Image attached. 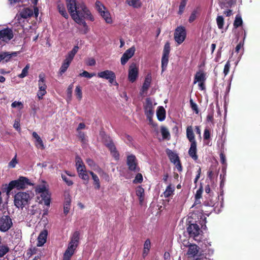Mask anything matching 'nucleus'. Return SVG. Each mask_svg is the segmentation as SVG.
<instances>
[{
	"label": "nucleus",
	"mask_w": 260,
	"mask_h": 260,
	"mask_svg": "<svg viewBox=\"0 0 260 260\" xmlns=\"http://www.w3.org/2000/svg\"><path fill=\"white\" fill-rule=\"evenodd\" d=\"M69 12L75 20L80 17L88 19L91 21L94 20L91 12L83 3L77 4L76 0H66Z\"/></svg>",
	"instance_id": "1"
},
{
	"label": "nucleus",
	"mask_w": 260,
	"mask_h": 260,
	"mask_svg": "<svg viewBox=\"0 0 260 260\" xmlns=\"http://www.w3.org/2000/svg\"><path fill=\"white\" fill-rule=\"evenodd\" d=\"M186 137L190 143V146L188 150V154L194 160L198 159L197 155V143L195 139V135L191 125L188 126L186 128Z\"/></svg>",
	"instance_id": "2"
},
{
	"label": "nucleus",
	"mask_w": 260,
	"mask_h": 260,
	"mask_svg": "<svg viewBox=\"0 0 260 260\" xmlns=\"http://www.w3.org/2000/svg\"><path fill=\"white\" fill-rule=\"evenodd\" d=\"M32 183L30 182L29 179L25 177L21 176L18 179L11 181L7 188V193L10 192L13 188H16L18 189H24L28 185H32Z\"/></svg>",
	"instance_id": "3"
},
{
	"label": "nucleus",
	"mask_w": 260,
	"mask_h": 260,
	"mask_svg": "<svg viewBox=\"0 0 260 260\" xmlns=\"http://www.w3.org/2000/svg\"><path fill=\"white\" fill-rule=\"evenodd\" d=\"M30 200L29 193L25 192H19L14 196V205L18 208L22 209L27 205Z\"/></svg>",
	"instance_id": "4"
},
{
	"label": "nucleus",
	"mask_w": 260,
	"mask_h": 260,
	"mask_svg": "<svg viewBox=\"0 0 260 260\" xmlns=\"http://www.w3.org/2000/svg\"><path fill=\"white\" fill-rule=\"evenodd\" d=\"M39 90L37 92V96L39 100H42L43 98V96L47 93L46 89L47 86L45 83V76L44 73L40 74L39 75Z\"/></svg>",
	"instance_id": "5"
},
{
	"label": "nucleus",
	"mask_w": 260,
	"mask_h": 260,
	"mask_svg": "<svg viewBox=\"0 0 260 260\" xmlns=\"http://www.w3.org/2000/svg\"><path fill=\"white\" fill-rule=\"evenodd\" d=\"M188 250L186 254L188 257H192L195 260H200L201 259L202 254L199 253L200 247L196 244H189L187 246Z\"/></svg>",
	"instance_id": "6"
},
{
	"label": "nucleus",
	"mask_w": 260,
	"mask_h": 260,
	"mask_svg": "<svg viewBox=\"0 0 260 260\" xmlns=\"http://www.w3.org/2000/svg\"><path fill=\"white\" fill-rule=\"evenodd\" d=\"M170 52V46L169 43L165 44L161 57V73L164 72L167 69L169 62V54Z\"/></svg>",
	"instance_id": "7"
},
{
	"label": "nucleus",
	"mask_w": 260,
	"mask_h": 260,
	"mask_svg": "<svg viewBox=\"0 0 260 260\" xmlns=\"http://www.w3.org/2000/svg\"><path fill=\"white\" fill-rule=\"evenodd\" d=\"M186 37V31L185 27L178 26L175 30L174 39L178 44H181L185 40Z\"/></svg>",
	"instance_id": "8"
},
{
	"label": "nucleus",
	"mask_w": 260,
	"mask_h": 260,
	"mask_svg": "<svg viewBox=\"0 0 260 260\" xmlns=\"http://www.w3.org/2000/svg\"><path fill=\"white\" fill-rule=\"evenodd\" d=\"M98 77L108 80L111 84H118L116 81V75L114 72L111 70H105L98 73Z\"/></svg>",
	"instance_id": "9"
},
{
	"label": "nucleus",
	"mask_w": 260,
	"mask_h": 260,
	"mask_svg": "<svg viewBox=\"0 0 260 260\" xmlns=\"http://www.w3.org/2000/svg\"><path fill=\"white\" fill-rule=\"evenodd\" d=\"M126 165L130 171L138 172L140 170L138 165L137 159L136 156L133 154H131L127 156Z\"/></svg>",
	"instance_id": "10"
},
{
	"label": "nucleus",
	"mask_w": 260,
	"mask_h": 260,
	"mask_svg": "<svg viewBox=\"0 0 260 260\" xmlns=\"http://www.w3.org/2000/svg\"><path fill=\"white\" fill-rule=\"evenodd\" d=\"M13 226L11 218L9 215H3L0 219V231L7 232Z\"/></svg>",
	"instance_id": "11"
},
{
	"label": "nucleus",
	"mask_w": 260,
	"mask_h": 260,
	"mask_svg": "<svg viewBox=\"0 0 260 260\" xmlns=\"http://www.w3.org/2000/svg\"><path fill=\"white\" fill-rule=\"evenodd\" d=\"M139 68L135 62L131 64L128 69V79L132 82H134L138 77Z\"/></svg>",
	"instance_id": "12"
},
{
	"label": "nucleus",
	"mask_w": 260,
	"mask_h": 260,
	"mask_svg": "<svg viewBox=\"0 0 260 260\" xmlns=\"http://www.w3.org/2000/svg\"><path fill=\"white\" fill-rule=\"evenodd\" d=\"M14 34L13 30L8 27L0 30V40L8 42L13 39Z\"/></svg>",
	"instance_id": "13"
},
{
	"label": "nucleus",
	"mask_w": 260,
	"mask_h": 260,
	"mask_svg": "<svg viewBox=\"0 0 260 260\" xmlns=\"http://www.w3.org/2000/svg\"><path fill=\"white\" fill-rule=\"evenodd\" d=\"M135 51V48L134 46L126 50L121 57V64L123 66L125 65L128 60L134 56Z\"/></svg>",
	"instance_id": "14"
},
{
	"label": "nucleus",
	"mask_w": 260,
	"mask_h": 260,
	"mask_svg": "<svg viewBox=\"0 0 260 260\" xmlns=\"http://www.w3.org/2000/svg\"><path fill=\"white\" fill-rule=\"evenodd\" d=\"M200 231L199 226L196 223H191L187 228V232L189 237L194 239L199 235Z\"/></svg>",
	"instance_id": "15"
},
{
	"label": "nucleus",
	"mask_w": 260,
	"mask_h": 260,
	"mask_svg": "<svg viewBox=\"0 0 260 260\" xmlns=\"http://www.w3.org/2000/svg\"><path fill=\"white\" fill-rule=\"evenodd\" d=\"M105 145L109 149L113 157L116 160H118L119 159V154L112 140L109 139V141L105 142Z\"/></svg>",
	"instance_id": "16"
},
{
	"label": "nucleus",
	"mask_w": 260,
	"mask_h": 260,
	"mask_svg": "<svg viewBox=\"0 0 260 260\" xmlns=\"http://www.w3.org/2000/svg\"><path fill=\"white\" fill-rule=\"evenodd\" d=\"M18 55L17 52H13L10 53L8 52H0V62H8L11 60L13 57H16Z\"/></svg>",
	"instance_id": "17"
},
{
	"label": "nucleus",
	"mask_w": 260,
	"mask_h": 260,
	"mask_svg": "<svg viewBox=\"0 0 260 260\" xmlns=\"http://www.w3.org/2000/svg\"><path fill=\"white\" fill-rule=\"evenodd\" d=\"M152 81V76L151 73H148L145 77L144 82L140 90L141 94L146 92L150 87Z\"/></svg>",
	"instance_id": "18"
},
{
	"label": "nucleus",
	"mask_w": 260,
	"mask_h": 260,
	"mask_svg": "<svg viewBox=\"0 0 260 260\" xmlns=\"http://www.w3.org/2000/svg\"><path fill=\"white\" fill-rule=\"evenodd\" d=\"M145 114L146 116H153L154 113L152 103L149 98L146 100V103L144 106Z\"/></svg>",
	"instance_id": "19"
},
{
	"label": "nucleus",
	"mask_w": 260,
	"mask_h": 260,
	"mask_svg": "<svg viewBox=\"0 0 260 260\" xmlns=\"http://www.w3.org/2000/svg\"><path fill=\"white\" fill-rule=\"evenodd\" d=\"M34 14L33 11L32 9L26 8L23 9L21 11H19V14H17L16 17L18 20H19V18H22L24 19H26L30 17Z\"/></svg>",
	"instance_id": "20"
},
{
	"label": "nucleus",
	"mask_w": 260,
	"mask_h": 260,
	"mask_svg": "<svg viewBox=\"0 0 260 260\" xmlns=\"http://www.w3.org/2000/svg\"><path fill=\"white\" fill-rule=\"evenodd\" d=\"M77 172L79 176L83 180L86 181L85 184H87L89 181V176L85 169V166H80L77 167Z\"/></svg>",
	"instance_id": "21"
},
{
	"label": "nucleus",
	"mask_w": 260,
	"mask_h": 260,
	"mask_svg": "<svg viewBox=\"0 0 260 260\" xmlns=\"http://www.w3.org/2000/svg\"><path fill=\"white\" fill-rule=\"evenodd\" d=\"M48 236V231L44 229L40 233L38 237L37 246L39 247L42 246L46 242Z\"/></svg>",
	"instance_id": "22"
},
{
	"label": "nucleus",
	"mask_w": 260,
	"mask_h": 260,
	"mask_svg": "<svg viewBox=\"0 0 260 260\" xmlns=\"http://www.w3.org/2000/svg\"><path fill=\"white\" fill-rule=\"evenodd\" d=\"M32 137L36 139V141L35 143V146L39 149L41 150H43L45 149V146L44 143L43 142L42 140L40 138V137L38 135V134L34 132L32 134Z\"/></svg>",
	"instance_id": "23"
},
{
	"label": "nucleus",
	"mask_w": 260,
	"mask_h": 260,
	"mask_svg": "<svg viewBox=\"0 0 260 260\" xmlns=\"http://www.w3.org/2000/svg\"><path fill=\"white\" fill-rule=\"evenodd\" d=\"M206 79V74L203 71H199L195 74L193 84L197 82H205Z\"/></svg>",
	"instance_id": "24"
},
{
	"label": "nucleus",
	"mask_w": 260,
	"mask_h": 260,
	"mask_svg": "<svg viewBox=\"0 0 260 260\" xmlns=\"http://www.w3.org/2000/svg\"><path fill=\"white\" fill-rule=\"evenodd\" d=\"M167 154L170 160L173 164H175L176 162H177L180 160L178 155L173 152L171 150L167 149L166 150Z\"/></svg>",
	"instance_id": "25"
},
{
	"label": "nucleus",
	"mask_w": 260,
	"mask_h": 260,
	"mask_svg": "<svg viewBox=\"0 0 260 260\" xmlns=\"http://www.w3.org/2000/svg\"><path fill=\"white\" fill-rule=\"evenodd\" d=\"M156 115L158 120L162 121L166 118V110L162 106H159L156 111Z\"/></svg>",
	"instance_id": "26"
},
{
	"label": "nucleus",
	"mask_w": 260,
	"mask_h": 260,
	"mask_svg": "<svg viewBox=\"0 0 260 260\" xmlns=\"http://www.w3.org/2000/svg\"><path fill=\"white\" fill-rule=\"evenodd\" d=\"M57 5L59 13L65 18H68L69 15L66 11L64 4L60 2H58Z\"/></svg>",
	"instance_id": "27"
},
{
	"label": "nucleus",
	"mask_w": 260,
	"mask_h": 260,
	"mask_svg": "<svg viewBox=\"0 0 260 260\" xmlns=\"http://www.w3.org/2000/svg\"><path fill=\"white\" fill-rule=\"evenodd\" d=\"M100 13L107 23L111 24L112 23V19L111 17L110 13L108 10H106V9L104 10Z\"/></svg>",
	"instance_id": "28"
},
{
	"label": "nucleus",
	"mask_w": 260,
	"mask_h": 260,
	"mask_svg": "<svg viewBox=\"0 0 260 260\" xmlns=\"http://www.w3.org/2000/svg\"><path fill=\"white\" fill-rule=\"evenodd\" d=\"M80 235L79 231H76L73 233L70 238V242L79 245L80 243Z\"/></svg>",
	"instance_id": "29"
},
{
	"label": "nucleus",
	"mask_w": 260,
	"mask_h": 260,
	"mask_svg": "<svg viewBox=\"0 0 260 260\" xmlns=\"http://www.w3.org/2000/svg\"><path fill=\"white\" fill-rule=\"evenodd\" d=\"M136 193L139 198L140 203L142 204L144 200V189L141 186H138L136 188Z\"/></svg>",
	"instance_id": "30"
},
{
	"label": "nucleus",
	"mask_w": 260,
	"mask_h": 260,
	"mask_svg": "<svg viewBox=\"0 0 260 260\" xmlns=\"http://www.w3.org/2000/svg\"><path fill=\"white\" fill-rule=\"evenodd\" d=\"M79 50V47L77 46H75L72 50L70 51L68 55L66 57V59L69 60L70 62H72L73 60L75 54L77 53Z\"/></svg>",
	"instance_id": "31"
},
{
	"label": "nucleus",
	"mask_w": 260,
	"mask_h": 260,
	"mask_svg": "<svg viewBox=\"0 0 260 260\" xmlns=\"http://www.w3.org/2000/svg\"><path fill=\"white\" fill-rule=\"evenodd\" d=\"M79 50V47L77 46H75L72 50L70 51L68 55L66 57V59L69 60L70 62H72L73 60L75 54L77 53Z\"/></svg>",
	"instance_id": "32"
},
{
	"label": "nucleus",
	"mask_w": 260,
	"mask_h": 260,
	"mask_svg": "<svg viewBox=\"0 0 260 260\" xmlns=\"http://www.w3.org/2000/svg\"><path fill=\"white\" fill-rule=\"evenodd\" d=\"M71 63V62L69 61V60L66 59L63 60L62 65L59 69V74H60V75L61 76L66 72V71L69 67Z\"/></svg>",
	"instance_id": "33"
},
{
	"label": "nucleus",
	"mask_w": 260,
	"mask_h": 260,
	"mask_svg": "<svg viewBox=\"0 0 260 260\" xmlns=\"http://www.w3.org/2000/svg\"><path fill=\"white\" fill-rule=\"evenodd\" d=\"M83 18H84L83 17H80L78 18V19L75 20L74 21L78 24L80 25H82L84 28L83 34H86L88 31V27L86 23V22L84 20Z\"/></svg>",
	"instance_id": "34"
},
{
	"label": "nucleus",
	"mask_w": 260,
	"mask_h": 260,
	"mask_svg": "<svg viewBox=\"0 0 260 260\" xmlns=\"http://www.w3.org/2000/svg\"><path fill=\"white\" fill-rule=\"evenodd\" d=\"M41 196L44 201V204L46 206H49L51 202V196L49 190L41 194Z\"/></svg>",
	"instance_id": "35"
},
{
	"label": "nucleus",
	"mask_w": 260,
	"mask_h": 260,
	"mask_svg": "<svg viewBox=\"0 0 260 260\" xmlns=\"http://www.w3.org/2000/svg\"><path fill=\"white\" fill-rule=\"evenodd\" d=\"M89 173L91 175L93 180V184L95 185V188L99 189L100 188V182L98 176L92 171H89Z\"/></svg>",
	"instance_id": "36"
},
{
	"label": "nucleus",
	"mask_w": 260,
	"mask_h": 260,
	"mask_svg": "<svg viewBox=\"0 0 260 260\" xmlns=\"http://www.w3.org/2000/svg\"><path fill=\"white\" fill-rule=\"evenodd\" d=\"M126 3L135 8H138L141 6L140 0H126Z\"/></svg>",
	"instance_id": "37"
},
{
	"label": "nucleus",
	"mask_w": 260,
	"mask_h": 260,
	"mask_svg": "<svg viewBox=\"0 0 260 260\" xmlns=\"http://www.w3.org/2000/svg\"><path fill=\"white\" fill-rule=\"evenodd\" d=\"M160 131L164 139L169 140L170 139V133L166 127L161 126Z\"/></svg>",
	"instance_id": "38"
},
{
	"label": "nucleus",
	"mask_w": 260,
	"mask_h": 260,
	"mask_svg": "<svg viewBox=\"0 0 260 260\" xmlns=\"http://www.w3.org/2000/svg\"><path fill=\"white\" fill-rule=\"evenodd\" d=\"M71 206V199H67L64 203L63 213L67 215L69 212Z\"/></svg>",
	"instance_id": "39"
},
{
	"label": "nucleus",
	"mask_w": 260,
	"mask_h": 260,
	"mask_svg": "<svg viewBox=\"0 0 260 260\" xmlns=\"http://www.w3.org/2000/svg\"><path fill=\"white\" fill-rule=\"evenodd\" d=\"M174 190V187H172L171 184L169 185L167 187L166 190L164 192V196L166 198L169 197L170 196L173 194Z\"/></svg>",
	"instance_id": "40"
},
{
	"label": "nucleus",
	"mask_w": 260,
	"mask_h": 260,
	"mask_svg": "<svg viewBox=\"0 0 260 260\" xmlns=\"http://www.w3.org/2000/svg\"><path fill=\"white\" fill-rule=\"evenodd\" d=\"M243 24V20L240 16L237 15L234 22V27L235 28L241 26Z\"/></svg>",
	"instance_id": "41"
},
{
	"label": "nucleus",
	"mask_w": 260,
	"mask_h": 260,
	"mask_svg": "<svg viewBox=\"0 0 260 260\" xmlns=\"http://www.w3.org/2000/svg\"><path fill=\"white\" fill-rule=\"evenodd\" d=\"M216 22L219 29H222L224 23L222 16H218L216 18Z\"/></svg>",
	"instance_id": "42"
},
{
	"label": "nucleus",
	"mask_w": 260,
	"mask_h": 260,
	"mask_svg": "<svg viewBox=\"0 0 260 260\" xmlns=\"http://www.w3.org/2000/svg\"><path fill=\"white\" fill-rule=\"evenodd\" d=\"M29 69V64H27L23 69L21 73L18 75V77L20 78H23L25 77H26L28 75Z\"/></svg>",
	"instance_id": "43"
},
{
	"label": "nucleus",
	"mask_w": 260,
	"mask_h": 260,
	"mask_svg": "<svg viewBox=\"0 0 260 260\" xmlns=\"http://www.w3.org/2000/svg\"><path fill=\"white\" fill-rule=\"evenodd\" d=\"M198 14H199V11L198 9H194L191 13V15L189 16L188 19V21L189 23H192L196 19Z\"/></svg>",
	"instance_id": "44"
},
{
	"label": "nucleus",
	"mask_w": 260,
	"mask_h": 260,
	"mask_svg": "<svg viewBox=\"0 0 260 260\" xmlns=\"http://www.w3.org/2000/svg\"><path fill=\"white\" fill-rule=\"evenodd\" d=\"M74 254V252L66 249L63 253L62 260H71V258Z\"/></svg>",
	"instance_id": "45"
},
{
	"label": "nucleus",
	"mask_w": 260,
	"mask_h": 260,
	"mask_svg": "<svg viewBox=\"0 0 260 260\" xmlns=\"http://www.w3.org/2000/svg\"><path fill=\"white\" fill-rule=\"evenodd\" d=\"M9 251V248L7 245L0 246V257L4 256Z\"/></svg>",
	"instance_id": "46"
},
{
	"label": "nucleus",
	"mask_w": 260,
	"mask_h": 260,
	"mask_svg": "<svg viewBox=\"0 0 260 260\" xmlns=\"http://www.w3.org/2000/svg\"><path fill=\"white\" fill-rule=\"evenodd\" d=\"M96 9L99 13L103 11L104 10H106V7L102 4L99 1H96L95 2Z\"/></svg>",
	"instance_id": "47"
},
{
	"label": "nucleus",
	"mask_w": 260,
	"mask_h": 260,
	"mask_svg": "<svg viewBox=\"0 0 260 260\" xmlns=\"http://www.w3.org/2000/svg\"><path fill=\"white\" fill-rule=\"evenodd\" d=\"M189 103L191 109L194 111L196 114H198L199 110L197 104L193 102L192 99H190Z\"/></svg>",
	"instance_id": "48"
},
{
	"label": "nucleus",
	"mask_w": 260,
	"mask_h": 260,
	"mask_svg": "<svg viewBox=\"0 0 260 260\" xmlns=\"http://www.w3.org/2000/svg\"><path fill=\"white\" fill-rule=\"evenodd\" d=\"M96 75L95 73H89L87 71H84L82 73H80L79 76L80 77H84L87 78H91Z\"/></svg>",
	"instance_id": "49"
},
{
	"label": "nucleus",
	"mask_w": 260,
	"mask_h": 260,
	"mask_svg": "<svg viewBox=\"0 0 260 260\" xmlns=\"http://www.w3.org/2000/svg\"><path fill=\"white\" fill-rule=\"evenodd\" d=\"M75 94L79 100H81L82 98V90L80 86H77L75 89Z\"/></svg>",
	"instance_id": "50"
},
{
	"label": "nucleus",
	"mask_w": 260,
	"mask_h": 260,
	"mask_svg": "<svg viewBox=\"0 0 260 260\" xmlns=\"http://www.w3.org/2000/svg\"><path fill=\"white\" fill-rule=\"evenodd\" d=\"M98 173L100 175L101 177H102L104 178H105L106 180L109 179V175L108 174L106 173L103 170H102L101 168H99V169L97 171Z\"/></svg>",
	"instance_id": "51"
},
{
	"label": "nucleus",
	"mask_w": 260,
	"mask_h": 260,
	"mask_svg": "<svg viewBox=\"0 0 260 260\" xmlns=\"http://www.w3.org/2000/svg\"><path fill=\"white\" fill-rule=\"evenodd\" d=\"M203 192L202 188H200L196 192V194L195 195L196 201L194 205L197 204L198 200L200 199L202 197V194Z\"/></svg>",
	"instance_id": "52"
},
{
	"label": "nucleus",
	"mask_w": 260,
	"mask_h": 260,
	"mask_svg": "<svg viewBox=\"0 0 260 260\" xmlns=\"http://www.w3.org/2000/svg\"><path fill=\"white\" fill-rule=\"evenodd\" d=\"M186 3H187V1H184L181 0V2L179 5V11H178L179 14L181 15L183 12L184 8L185 7V6L186 5Z\"/></svg>",
	"instance_id": "53"
},
{
	"label": "nucleus",
	"mask_w": 260,
	"mask_h": 260,
	"mask_svg": "<svg viewBox=\"0 0 260 260\" xmlns=\"http://www.w3.org/2000/svg\"><path fill=\"white\" fill-rule=\"evenodd\" d=\"M143 181V176H142V174L141 173H138L135 178V179L133 181V182L134 183H142Z\"/></svg>",
	"instance_id": "54"
},
{
	"label": "nucleus",
	"mask_w": 260,
	"mask_h": 260,
	"mask_svg": "<svg viewBox=\"0 0 260 260\" xmlns=\"http://www.w3.org/2000/svg\"><path fill=\"white\" fill-rule=\"evenodd\" d=\"M78 137L80 139L81 142L83 144L86 143V139L85 138V134L84 132L81 131L78 132Z\"/></svg>",
	"instance_id": "55"
},
{
	"label": "nucleus",
	"mask_w": 260,
	"mask_h": 260,
	"mask_svg": "<svg viewBox=\"0 0 260 260\" xmlns=\"http://www.w3.org/2000/svg\"><path fill=\"white\" fill-rule=\"evenodd\" d=\"M61 178L68 186H71L73 184V182L70 180L66 175L61 174Z\"/></svg>",
	"instance_id": "56"
},
{
	"label": "nucleus",
	"mask_w": 260,
	"mask_h": 260,
	"mask_svg": "<svg viewBox=\"0 0 260 260\" xmlns=\"http://www.w3.org/2000/svg\"><path fill=\"white\" fill-rule=\"evenodd\" d=\"M230 67H231V63H230V61L228 60L226 62V63L224 66V69H223V73H224V76H226L228 74V73H229Z\"/></svg>",
	"instance_id": "57"
},
{
	"label": "nucleus",
	"mask_w": 260,
	"mask_h": 260,
	"mask_svg": "<svg viewBox=\"0 0 260 260\" xmlns=\"http://www.w3.org/2000/svg\"><path fill=\"white\" fill-rule=\"evenodd\" d=\"M78 246V245H77V244H75L69 242L68 246V248L67 249L75 253V251Z\"/></svg>",
	"instance_id": "58"
},
{
	"label": "nucleus",
	"mask_w": 260,
	"mask_h": 260,
	"mask_svg": "<svg viewBox=\"0 0 260 260\" xmlns=\"http://www.w3.org/2000/svg\"><path fill=\"white\" fill-rule=\"evenodd\" d=\"M36 191L41 194L47 192L48 191V190L46 188V186L45 185H41L37 187Z\"/></svg>",
	"instance_id": "59"
},
{
	"label": "nucleus",
	"mask_w": 260,
	"mask_h": 260,
	"mask_svg": "<svg viewBox=\"0 0 260 260\" xmlns=\"http://www.w3.org/2000/svg\"><path fill=\"white\" fill-rule=\"evenodd\" d=\"M17 155L16 154L14 156V158L9 162V167L12 168H15L16 164L18 163V161L16 159Z\"/></svg>",
	"instance_id": "60"
},
{
	"label": "nucleus",
	"mask_w": 260,
	"mask_h": 260,
	"mask_svg": "<svg viewBox=\"0 0 260 260\" xmlns=\"http://www.w3.org/2000/svg\"><path fill=\"white\" fill-rule=\"evenodd\" d=\"M11 107L12 108L19 107L20 109H21L23 108V105L21 102L15 101L12 103Z\"/></svg>",
	"instance_id": "61"
},
{
	"label": "nucleus",
	"mask_w": 260,
	"mask_h": 260,
	"mask_svg": "<svg viewBox=\"0 0 260 260\" xmlns=\"http://www.w3.org/2000/svg\"><path fill=\"white\" fill-rule=\"evenodd\" d=\"M151 248V242L150 239H147L144 242L143 249L150 250Z\"/></svg>",
	"instance_id": "62"
},
{
	"label": "nucleus",
	"mask_w": 260,
	"mask_h": 260,
	"mask_svg": "<svg viewBox=\"0 0 260 260\" xmlns=\"http://www.w3.org/2000/svg\"><path fill=\"white\" fill-rule=\"evenodd\" d=\"M204 140H208L210 138V132L208 128H206L204 132Z\"/></svg>",
	"instance_id": "63"
},
{
	"label": "nucleus",
	"mask_w": 260,
	"mask_h": 260,
	"mask_svg": "<svg viewBox=\"0 0 260 260\" xmlns=\"http://www.w3.org/2000/svg\"><path fill=\"white\" fill-rule=\"evenodd\" d=\"M96 61L93 58H89L88 59L86 64L89 66H93L95 64Z\"/></svg>",
	"instance_id": "64"
}]
</instances>
